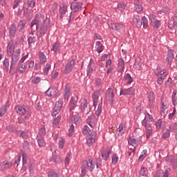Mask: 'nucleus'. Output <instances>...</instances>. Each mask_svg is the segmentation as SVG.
I'll return each mask as SVG.
<instances>
[{
	"instance_id": "29",
	"label": "nucleus",
	"mask_w": 177,
	"mask_h": 177,
	"mask_svg": "<svg viewBox=\"0 0 177 177\" xmlns=\"http://www.w3.org/2000/svg\"><path fill=\"white\" fill-rule=\"evenodd\" d=\"M37 140L39 147H44L46 142H45V140H44V137L37 136Z\"/></svg>"
},
{
	"instance_id": "4",
	"label": "nucleus",
	"mask_w": 177,
	"mask_h": 177,
	"mask_svg": "<svg viewBox=\"0 0 177 177\" xmlns=\"http://www.w3.org/2000/svg\"><path fill=\"white\" fill-rule=\"evenodd\" d=\"M15 110L17 114H19L20 115H26V114H30L31 113V109L30 108V106H20L17 105L15 106Z\"/></svg>"
},
{
	"instance_id": "1",
	"label": "nucleus",
	"mask_w": 177,
	"mask_h": 177,
	"mask_svg": "<svg viewBox=\"0 0 177 177\" xmlns=\"http://www.w3.org/2000/svg\"><path fill=\"white\" fill-rule=\"evenodd\" d=\"M35 26L38 28L37 37L41 38L46 34L49 27H50V19L41 14H36L30 22V28H32Z\"/></svg>"
},
{
	"instance_id": "62",
	"label": "nucleus",
	"mask_w": 177,
	"mask_h": 177,
	"mask_svg": "<svg viewBox=\"0 0 177 177\" xmlns=\"http://www.w3.org/2000/svg\"><path fill=\"white\" fill-rule=\"evenodd\" d=\"M27 3L29 8H34L35 6V0H28Z\"/></svg>"
},
{
	"instance_id": "11",
	"label": "nucleus",
	"mask_w": 177,
	"mask_h": 177,
	"mask_svg": "<svg viewBox=\"0 0 177 177\" xmlns=\"http://www.w3.org/2000/svg\"><path fill=\"white\" fill-rule=\"evenodd\" d=\"M59 91L55 87H50L46 91V95L49 97H57Z\"/></svg>"
},
{
	"instance_id": "44",
	"label": "nucleus",
	"mask_w": 177,
	"mask_h": 177,
	"mask_svg": "<svg viewBox=\"0 0 177 177\" xmlns=\"http://www.w3.org/2000/svg\"><path fill=\"white\" fill-rule=\"evenodd\" d=\"M83 133L85 136H88V135H91V129H89V127H88V125L84 126Z\"/></svg>"
},
{
	"instance_id": "64",
	"label": "nucleus",
	"mask_w": 177,
	"mask_h": 177,
	"mask_svg": "<svg viewBox=\"0 0 177 177\" xmlns=\"http://www.w3.org/2000/svg\"><path fill=\"white\" fill-rule=\"evenodd\" d=\"M114 27L116 31H121V28H122V25L120 24H115Z\"/></svg>"
},
{
	"instance_id": "18",
	"label": "nucleus",
	"mask_w": 177,
	"mask_h": 177,
	"mask_svg": "<svg viewBox=\"0 0 177 177\" xmlns=\"http://www.w3.org/2000/svg\"><path fill=\"white\" fill-rule=\"evenodd\" d=\"M66 12H67V5L64 3H62L59 6V15H60L61 19H63V17H64V15H66Z\"/></svg>"
},
{
	"instance_id": "30",
	"label": "nucleus",
	"mask_w": 177,
	"mask_h": 177,
	"mask_svg": "<svg viewBox=\"0 0 177 177\" xmlns=\"http://www.w3.org/2000/svg\"><path fill=\"white\" fill-rule=\"evenodd\" d=\"M125 129V124L124 123H121L119 127L117 129L118 136H122L124 135V131Z\"/></svg>"
},
{
	"instance_id": "6",
	"label": "nucleus",
	"mask_w": 177,
	"mask_h": 177,
	"mask_svg": "<svg viewBox=\"0 0 177 177\" xmlns=\"http://www.w3.org/2000/svg\"><path fill=\"white\" fill-rule=\"evenodd\" d=\"M77 103H78V97L77 96L71 97L68 104V109H69L71 115H73L74 113V112H73V110H75V107H77Z\"/></svg>"
},
{
	"instance_id": "38",
	"label": "nucleus",
	"mask_w": 177,
	"mask_h": 177,
	"mask_svg": "<svg viewBox=\"0 0 177 177\" xmlns=\"http://www.w3.org/2000/svg\"><path fill=\"white\" fill-rule=\"evenodd\" d=\"M170 135H171V132L169 131V129H163V131H162V138L163 139H167V138H169Z\"/></svg>"
},
{
	"instance_id": "41",
	"label": "nucleus",
	"mask_w": 177,
	"mask_h": 177,
	"mask_svg": "<svg viewBox=\"0 0 177 177\" xmlns=\"http://www.w3.org/2000/svg\"><path fill=\"white\" fill-rule=\"evenodd\" d=\"M9 102H7L5 105H3L1 107V115H3L5 113L8 111V107H9Z\"/></svg>"
},
{
	"instance_id": "34",
	"label": "nucleus",
	"mask_w": 177,
	"mask_h": 177,
	"mask_svg": "<svg viewBox=\"0 0 177 177\" xmlns=\"http://www.w3.org/2000/svg\"><path fill=\"white\" fill-rule=\"evenodd\" d=\"M124 80L127 81V84H128V85H131V84L133 82V79L132 78V77H131V75H129V73H127L124 75Z\"/></svg>"
},
{
	"instance_id": "52",
	"label": "nucleus",
	"mask_w": 177,
	"mask_h": 177,
	"mask_svg": "<svg viewBox=\"0 0 177 177\" xmlns=\"http://www.w3.org/2000/svg\"><path fill=\"white\" fill-rule=\"evenodd\" d=\"M162 120H161V119H159L157 120V122H156V129H161L162 128Z\"/></svg>"
},
{
	"instance_id": "23",
	"label": "nucleus",
	"mask_w": 177,
	"mask_h": 177,
	"mask_svg": "<svg viewBox=\"0 0 177 177\" xmlns=\"http://www.w3.org/2000/svg\"><path fill=\"white\" fill-rule=\"evenodd\" d=\"M96 135H97L96 131H93L91 133V136L90 135V137L87 140V145H88V146H91V145H92L93 143H95V139H96Z\"/></svg>"
},
{
	"instance_id": "35",
	"label": "nucleus",
	"mask_w": 177,
	"mask_h": 177,
	"mask_svg": "<svg viewBox=\"0 0 177 177\" xmlns=\"http://www.w3.org/2000/svg\"><path fill=\"white\" fill-rule=\"evenodd\" d=\"M149 106L153 107L154 106V93L151 91L149 93Z\"/></svg>"
},
{
	"instance_id": "33",
	"label": "nucleus",
	"mask_w": 177,
	"mask_h": 177,
	"mask_svg": "<svg viewBox=\"0 0 177 177\" xmlns=\"http://www.w3.org/2000/svg\"><path fill=\"white\" fill-rule=\"evenodd\" d=\"M142 124L143 127H145V129H153L151 127V123L149 120H147L146 119H144L142 122Z\"/></svg>"
},
{
	"instance_id": "15",
	"label": "nucleus",
	"mask_w": 177,
	"mask_h": 177,
	"mask_svg": "<svg viewBox=\"0 0 177 177\" xmlns=\"http://www.w3.org/2000/svg\"><path fill=\"white\" fill-rule=\"evenodd\" d=\"M70 95H71V86H70L69 84H67L64 92V98L65 101L68 102V99H70Z\"/></svg>"
},
{
	"instance_id": "50",
	"label": "nucleus",
	"mask_w": 177,
	"mask_h": 177,
	"mask_svg": "<svg viewBox=\"0 0 177 177\" xmlns=\"http://www.w3.org/2000/svg\"><path fill=\"white\" fill-rule=\"evenodd\" d=\"M139 175H140V176H146L147 175V169L145 167L141 168L139 171Z\"/></svg>"
},
{
	"instance_id": "45",
	"label": "nucleus",
	"mask_w": 177,
	"mask_h": 177,
	"mask_svg": "<svg viewBox=\"0 0 177 177\" xmlns=\"http://www.w3.org/2000/svg\"><path fill=\"white\" fill-rule=\"evenodd\" d=\"M103 102V100L101 98V102L98 104L97 109L95 111V115L97 117H99L100 115V113H102V103Z\"/></svg>"
},
{
	"instance_id": "25",
	"label": "nucleus",
	"mask_w": 177,
	"mask_h": 177,
	"mask_svg": "<svg viewBox=\"0 0 177 177\" xmlns=\"http://www.w3.org/2000/svg\"><path fill=\"white\" fill-rule=\"evenodd\" d=\"M100 96V91H95L93 93V106L94 107H96L97 104V100H99V97Z\"/></svg>"
},
{
	"instance_id": "36",
	"label": "nucleus",
	"mask_w": 177,
	"mask_h": 177,
	"mask_svg": "<svg viewBox=\"0 0 177 177\" xmlns=\"http://www.w3.org/2000/svg\"><path fill=\"white\" fill-rule=\"evenodd\" d=\"M124 59H122L121 58L119 59V60H118V71H120V73H121V71H124Z\"/></svg>"
},
{
	"instance_id": "2",
	"label": "nucleus",
	"mask_w": 177,
	"mask_h": 177,
	"mask_svg": "<svg viewBox=\"0 0 177 177\" xmlns=\"http://www.w3.org/2000/svg\"><path fill=\"white\" fill-rule=\"evenodd\" d=\"M80 107L84 114H90L91 115H92V114L93 113V112L91 111V107L88 106V102L86 101V100H83L82 101ZM91 115L88 117L86 122L90 127H91V128H95V127H96V122H97V120L95 119V117Z\"/></svg>"
},
{
	"instance_id": "27",
	"label": "nucleus",
	"mask_w": 177,
	"mask_h": 177,
	"mask_svg": "<svg viewBox=\"0 0 177 177\" xmlns=\"http://www.w3.org/2000/svg\"><path fill=\"white\" fill-rule=\"evenodd\" d=\"M11 165H12V163H10L8 160L3 162L1 163V171H6V169H9Z\"/></svg>"
},
{
	"instance_id": "47",
	"label": "nucleus",
	"mask_w": 177,
	"mask_h": 177,
	"mask_svg": "<svg viewBox=\"0 0 177 177\" xmlns=\"http://www.w3.org/2000/svg\"><path fill=\"white\" fill-rule=\"evenodd\" d=\"M23 3V0H15L14 1V6H12V9H16V8H19L20 5Z\"/></svg>"
},
{
	"instance_id": "26",
	"label": "nucleus",
	"mask_w": 177,
	"mask_h": 177,
	"mask_svg": "<svg viewBox=\"0 0 177 177\" xmlns=\"http://www.w3.org/2000/svg\"><path fill=\"white\" fill-rule=\"evenodd\" d=\"M133 23L136 24V26L138 28H140V27H142V22L140 21V17L139 16L136 15L133 17Z\"/></svg>"
},
{
	"instance_id": "56",
	"label": "nucleus",
	"mask_w": 177,
	"mask_h": 177,
	"mask_svg": "<svg viewBox=\"0 0 177 177\" xmlns=\"http://www.w3.org/2000/svg\"><path fill=\"white\" fill-rule=\"evenodd\" d=\"M86 71L88 77H91L92 75V73H93V68L91 66V64L88 65Z\"/></svg>"
},
{
	"instance_id": "8",
	"label": "nucleus",
	"mask_w": 177,
	"mask_h": 177,
	"mask_svg": "<svg viewBox=\"0 0 177 177\" xmlns=\"http://www.w3.org/2000/svg\"><path fill=\"white\" fill-rule=\"evenodd\" d=\"M105 100L109 102L111 104H114V90L111 88L107 89L105 93Z\"/></svg>"
},
{
	"instance_id": "57",
	"label": "nucleus",
	"mask_w": 177,
	"mask_h": 177,
	"mask_svg": "<svg viewBox=\"0 0 177 177\" xmlns=\"http://www.w3.org/2000/svg\"><path fill=\"white\" fill-rule=\"evenodd\" d=\"M32 82L35 84L37 85V84H39L41 82V77H34L32 78Z\"/></svg>"
},
{
	"instance_id": "16",
	"label": "nucleus",
	"mask_w": 177,
	"mask_h": 177,
	"mask_svg": "<svg viewBox=\"0 0 177 177\" xmlns=\"http://www.w3.org/2000/svg\"><path fill=\"white\" fill-rule=\"evenodd\" d=\"M151 24L154 27V28L158 29L161 27V23L160 21L156 19V16L151 15L150 16Z\"/></svg>"
},
{
	"instance_id": "54",
	"label": "nucleus",
	"mask_w": 177,
	"mask_h": 177,
	"mask_svg": "<svg viewBox=\"0 0 177 177\" xmlns=\"http://www.w3.org/2000/svg\"><path fill=\"white\" fill-rule=\"evenodd\" d=\"M50 161H53L54 162H55V164H59V162H62V160L56 158L55 156H53L52 158L50 159Z\"/></svg>"
},
{
	"instance_id": "7",
	"label": "nucleus",
	"mask_w": 177,
	"mask_h": 177,
	"mask_svg": "<svg viewBox=\"0 0 177 177\" xmlns=\"http://www.w3.org/2000/svg\"><path fill=\"white\" fill-rule=\"evenodd\" d=\"M63 107V100L60 99L58 100V102H56L55 107L53 109L52 111V115L53 117H56L59 113H60V110H62V108Z\"/></svg>"
},
{
	"instance_id": "20",
	"label": "nucleus",
	"mask_w": 177,
	"mask_h": 177,
	"mask_svg": "<svg viewBox=\"0 0 177 177\" xmlns=\"http://www.w3.org/2000/svg\"><path fill=\"white\" fill-rule=\"evenodd\" d=\"M7 53L9 56H12L15 53V45L12 42H9L7 46Z\"/></svg>"
},
{
	"instance_id": "55",
	"label": "nucleus",
	"mask_w": 177,
	"mask_h": 177,
	"mask_svg": "<svg viewBox=\"0 0 177 177\" xmlns=\"http://www.w3.org/2000/svg\"><path fill=\"white\" fill-rule=\"evenodd\" d=\"M135 10L137 12V13H142V11L143 10V7L140 4H138L135 6Z\"/></svg>"
},
{
	"instance_id": "14",
	"label": "nucleus",
	"mask_w": 177,
	"mask_h": 177,
	"mask_svg": "<svg viewBox=\"0 0 177 177\" xmlns=\"http://www.w3.org/2000/svg\"><path fill=\"white\" fill-rule=\"evenodd\" d=\"M166 161L167 162H170L174 168V169H176L177 168V157L175 156H169L166 158Z\"/></svg>"
},
{
	"instance_id": "24",
	"label": "nucleus",
	"mask_w": 177,
	"mask_h": 177,
	"mask_svg": "<svg viewBox=\"0 0 177 177\" xmlns=\"http://www.w3.org/2000/svg\"><path fill=\"white\" fill-rule=\"evenodd\" d=\"M10 37L11 38H15L16 35V24H12L9 28Z\"/></svg>"
},
{
	"instance_id": "39",
	"label": "nucleus",
	"mask_w": 177,
	"mask_h": 177,
	"mask_svg": "<svg viewBox=\"0 0 177 177\" xmlns=\"http://www.w3.org/2000/svg\"><path fill=\"white\" fill-rule=\"evenodd\" d=\"M51 50H53V52H55L56 53V52L60 50V43L59 42H55L53 45V48H51Z\"/></svg>"
},
{
	"instance_id": "61",
	"label": "nucleus",
	"mask_w": 177,
	"mask_h": 177,
	"mask_svg": "<svg viewBox=\"0 0 177 177\" xmlns=\"http://www.w3.org/2000/svg\"><path fill=\"white\" fill-rule=\"evenodd\" d=\"M49 70H50V64H46L44 70V73L45 75H48V73H49Z\"/></svg>"
},
{
	"instance_id": "40",
	"label": "nucleus",
	"mask_w": 177,
	"mask_h": 177,
	"mask_svg": "<svg viewBox=\"0 0 177 177\" xmlns=\"http://www.w3.org/2000/svg\"><path fill=\"white\" fill-rule=\"evenodd\" d=\"M21 153L22 154L23 165H24V164H27V161H28V157L27 156V153H26V152L24 151H21Z\"/></svg>"
},
{
	"instance_id": "59",
	"label": "nucleus",
	"mask_w": 177,
	"mask_h": 177,
	"mask_svg": "<svg viewBox=\"0 0 177 177\" xmlns=\"http://www.w3.org/2000/svg\"><path fill=\"white\" fill-rule=\"evenodd\" d=\"M28 42L29 46H31L32 44L35 43V37H29L28 39Z\"/></svg>"
},
{
	"instance_id": "22",
	"label": "nucleus",
	"mask_w": 177,
	"mask_h": 177,
	"mask_svg": "<svg viewBox=\"0 0 177 177\" xmlns=\"http://www.w3.org/2000/svg\"><path fill=\"white\" fill-rule=\"evenodd\" d=\"M11 64L10 66V71L13 70V66H16L17 62L19 61V55L12 54V55Z\"/></svg>"
},
{
	"instance_id": "17",
	"label": "nucleus",
	"mask_w": 177,
	"mask_h": 177,
	"mask_svg": "<svg viewBox=\"0 0 177 177\" xmlns=\"http://www.w3.org/2000/svg\"><path fill=\"white\" fill-rule=\"evenodd\" d=\"M128 143L131 146H133L135 149H136V146H138L140 143V139H136L135 138L130 137L128 140Z\"/></svg>"
},
{
	"instance_id": "46",
	"label": "nucleus",
	"mask_w": 177,
	"mask_h": 177,
	"mask_svg": "<svg viewBox=\"0 0 177 177\" xmlns=\"http://www.w3.org/2000/svg\"><path fill=\"white\" fill-rule=\"evenodd\" d=\"M6 129L7 131H8V132H10L11 133H15L17 129L15 126L8 125L6 127Z\"/></svg>"
},
{
	"instance_id": "49",
	"label": "nucleus",
	"mask_w": 177,
	"mask_h": 177,
	"mask_svg": "<svg viewBox=\"0 0 177 177\" xmlns=\"http://www.w3.org/2000/svg\"><path fill=\"white\" fill-rule=\"evenodd\" d=\"M172 102H173L174 106H177L176 91H174L173 92Z\"/></svg>"
},
{
	"instance_id": "58",
	"label": "nucleus",
	"mask_w": 177,
	"mask_h": 177,
	"mask_svg": "<svg viewBox=\"0 0 177 177\" xmlns=\"http://www.w3.org/2000/svg\"><path fill=\"white\" fill-rule=\"evenodd\" d=\"M170 131L177 132V122L173 123L169 127Z\"/></svg>"
},
{
	"instance_id": "13",
	"label": "nucleus",
	"mask_w": 177,
	"mask_h": 177,
	"mask_svg": "<svg viewBox=\"0 0 177 177\" xmlns=\"http://www.w3.org/2000/svg\"><path fill=\"white\" fill-rule=\"evenodd\" d=\"M75 66V59H72L69 62H68L66 64L65 66V74H68V73H71V71L73 68H74V66Z\"/></svg>"
},
{
	"instance_id": "28",
	"label": "nucleus",
	"mask_w": 177,
	"mask_h": 177,
	"mask_svg": "<svg viewBox=\"0 0 177 177\" xmlns=\"http://www.w3.org/2000/svg\"><path fill=\"white\" fill-rule=\"evenodd\" d=\"M111 153V152L110 149H107L102 151L101 156L105 161H107V160L109 159V156H110Z\"/></svg>"
},
{
	"instance_id": "9",
	"label": "nucleus",
	"mask_w": 177,
	"mask_h": 177,
	"mask_svg": "<svg viewBox=\"0 0 177 177\" xmlns=\"http://www.w3.org/2000/svg\"><path fill=\"white\" fill-rule=\"evenodd\" d=\"M78 0H74L71 3V9L73 10V12H80L81 9H82V6H84V3L81 1H77Z\"/></svg>"
},
{
	"instance_id": "51",
	"label": "nucleus",
	"mask_w": 177,
	"mask_h": 177,
	"mask_svg": "<svg viewBox=\"0 0 177 177\" xmlns=\"http://www.w3.org/2000/svg\"><path fill=\"white\" fill-rule=\"evenodd\" d=\"M3 66L6 68L7 71H9V59L5 58L3 62Z\"/></svg>"
},
{
	"instance_id": "31",
	"label": "nucleus",
	"mask_w": 177,
	"mask_h": 177,
	"mask_svg": "<svg viewBox=\"0 0 177 177\" xmlns=\"http://www.w3.org/2000/svg\"><path fill=\"white\" fill-rule=\"evenodd\" d=\"M104 48V46H103V44H102V43L100 41L96 42L95 49H96L97 52H98L99 53H102V52H103Z\"/></svg>"
},
{
	"instance_id": "3",
	"label": "nucleus",
	"mask_w": 177,
	"mask_h": 177,
	"mask_svg": "<svg viewBox=\"0 0 177 177\" xmlns=\"http://www.w3.org/2000/svg\"><path fill=\"white\" fill-rule=\"evenodd\" d=\"M102 164L100 162H95L92 159H88V160H83L82 165V175L85 176L86 172L89 171L92 172L95 168H99Z\"/></svg>"
},
{
	"instance_id": "12",
	"label": "nucleus",
	"mask_w": 177,
	"mask_h": 177,
	"mask_svg": "<svg viewBox=\"0 0 177 177\" xmlns=\"http://www.w3.org/2000/svg\"><path fill=\"white\" fill-rule=\"evenodd\" d=\"M135 94V88L130 87L129 88H121L120 95H124V96L131 95Z\"/></svg>"
},
{
	"instance_id": "32",
	"label": "nucleus",
	"mask_w": 177,
	"mask_h": 177,
	"mask_svg": "<svg viewBox=\"0 0 177 177\" xmlns=\"http://www.w3.org/2000/svg\"><path fill=\"white\" fill-rule=\"evenodd\" d=\"M46 135V129L45 128V125L41 124L40 126V129L39 130V134L37 135V136L44 137Z\"/></svg>"
},
{
	"instance_id": "63",
	"label": "nucleus",
	"mask_w": 177,
	"mask_h": 177,
	"mask_svg": "<svg viewBox=\"0 0 177 177\" xmlns=\"http://www.w3.org/2000/svg\"><path fill=\"white\" fill-rule=\"evenodd\" d=\"M59 147L63 149L64 147V138H61L59 141Z\"/></svg>"
},
{
	"instance_id": "37",
	"label": "nucleus",
	"mask_w": 177,
	"mask_h": 177,
	"mask_svg": "<svg viewBox=\"0 0 177 177\" xmlns=\"http://www.w3.org/2000/svg\"><path fill=\"white\" fill-rule=\"evenodd\" d=\"M39 57L41 64H44V63H46V55H45L44 53H39Z\"/></svg>"
},
{
	"instance_id": "19",
	"label": "nucleus",
	"mask_w": 177,
	"mask_h": 177,
	"mask_svg": "<svg viewBox=\"0 0 177 177\" xmlns=\"http://www.w3.org/2000/svg\"><path fill=\"white\" fill-rule=\"evenodd\" d=\"M173 59H174V50H169L167 53V57L166 58L168 66H171Z\"/></svg>"
},
{
	"instance_id": "21",
	"label": "nucleus",
	"mask_w": 177,
	"mask_h": 177,
	"mask_svg": "<svg viewBox=\"0 0 177 177\" xmlns=\"http://www.w3.org/2000/svg\"><path fill=\"white\" fill-rule=\"evenodd\" d=\"M26 24H27V21H26V20H21L18 23L17 28L20 32H23V31H24V29L26 28Z\"/></svg>"
},
{
	"instance_id": "60",
	"label": "nucleus",
	"mask_w": 177,
	"mask_h": 177,
	"mask_svg": "<svg viewBox=\"0 0 177 177\" xmlns=\"http://www.w3.org/2000/svg\"><path fill=\"white\" fill-rule=\"evenodd\" d=\"M144 120H146L147 121H149V122H153L154 121V119L153 118V115L147 113L145 116V118Z\"/></svg>"
},
{
	"instance_id": "42",
	"label": "nucleus",
	"mask_w": 177,
	"mask_h": 177,
	"mask_svg": "<svg viewBox=\"0 0 177 177\" xmlns=\"http://www.w3.org/2000/svg\"><path fill=\"white\" fill-rule=\"evenodd\" d=\"M51 15H56V12H57V3H54L52 6H51Z\"/></svg>"
},
{
	"instance_id": "48",
	"label": "nucleus",
	"mask_w": 177,
	"mask_h": 177,
	"mask_svg": "<svg viewBox=\"0 0 177 177\" xmlns=\"http://www.w3.org/2000/svg\"><path fill=\"white\" fill-rule=\"evenodd\" d=\"M48 177H57L59 176V173L56 172L55 170H50L48 173Z\"/></svg>"
},
{
	"instance_id": "10",
	"label": "nucleus",
	"mask_w": 177,
	"mask_h": 177,
	"mask_svg": "<svg viewBox=\"0 0 177 177\" xmlns=\"http://www.w3.org/2000/svg\"><path fill=\"white\" fill-rule=\"evenodd\" d=\"M171 174L172 171L169 168L166 169L165 171L162 169H160L156 171L153 177H169Z\"/></svg>"
},
{
	"instance_id": "53",
	"label": "nucleus",
	"mask_w": 177,
	"mask_h": 177,
	"mask_svg": "<svg viewBox=\"0 0 177 177\" xmlns=\"http://www.w3.org/2000/svg\"><path fill=\"white\" fill-rule=\"evenodd\" d=\"M141 22H142V25L143 24L144 28H147L149 21H147V18H146V17H143L142 18Z\"/></svg>"
},
{
	"instance_id": "43",
	"label": "nucleus",
	"mask_w": 177,
	"mask_h": 177,
	"mask_svg": "<svg viewBox=\"0 0 177 177\" xmlns=\"http://www.w3.org/2000/svg\"><path fill=\"white\" fill-rule=\"evenodd\" d=\"M26 71V65L23 64L22 63H20L18 64V71L20 74L24 73Z\"/></svg>"
},
{
	"instance_id": "5",
	"label": "nucleus",
	"mask_w": 177,
	"mask_h": 177,
	"mask_svg": "<svg viewBox=\"0 0 177 177\" xmlns=\"http://www.w3.org/2000/svg\"><path fill=\"white\" fill-rule=\"evenodd\" d=\"M156 75H158V84L159 85H162L164 83V80H165V77L168 75V73H167V70L163 69L161 70L160 68H158L156 69Z\"/></svg>"
}]
</instances>
